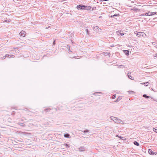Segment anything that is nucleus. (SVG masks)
<instances>
[{
    "instance_id": "obj_1",
    "label": "nucleus",
    "mask_w": 157,
    "mask_h": 157,
    "mask_svg": "<svg viewBox=\"0 0 157 157\" xmlns=\"http://www.w3.org/2000/svg\"><path fill=\"white\" fill-rule=\"evenodd\" d=\"M77 7L78 10H91L92 8L90 6H86L85 5L82 4L78 5Z\"/></svg>"
},
{
    "instance_id": "obj_2",
    "label": "nucleus",
    "mask_w": 157,
    "mask_h": 157,
    "mask_svg": "<svg viewBox=\"0 0 157 157\" xmlns=\"http://www.w3.org/2000/svg\"><path fill=\"white\" fill-rule=\"evenodd\" d=\"M111 119L115 123L118 124H123V121L121 120L118 119L117 118L114 117L113 116H111L110 117Z\"/></svg>"
},
{
    "instance_id": "obj_3",
    "label": "nucleus",
    "mask_w": 157,
    "mask_h": 157,
    "mask_svg": "<svg viewBox=\"0 0 157 157\" xmlns=\"http://www.w3.org/2000/svg\"><path fill=\"white\" fill-rule=\"evenodd\" d=\"M93 30L96 33H98L101 32V29L99 28L98 26L93 27Z\"/></svg>"
},
{
    "instance_id": "obj_4",
    "label": "nucleus",
    "mask_w": 157,
    "mask_h": 157,
    "mask_svg": "<svg viewBox=\"0 0 157 157\" xmlns=\"http://www.w3.org/2000/svg\"><path fill=\"white\" fill-rule=\"evenodd\" d=\"M156 13L155 12H148L147 13L145 14H141V15H140V16L142 15H147V16H151L153 15L156 14Z\"/></svg>"
},
{
    "instance_id": "obj_5",
    "label": "nucleus",
    "mask_w": 157,
    "mask_h": 157,
    "mask_svg": "<svg viewBox=\"0 0 157 157\" xmlns=\"http://www.w3.org/2000/svg\"><path fill=\"white\" fill-rule=\"evenodd\" d=\"M142 36L144 37L146 36V34L144 32H138V37Z\"/></svg>"
},
{
    "instance_id": "obj_6",
    "label": "nucleus",
    "mask_w": 157,
    "mask_h": 157,
    "mask_svg": "<svg viewBox=\"0 0 157 157\" xmlns=\"http://www.w3.org/2000/svg\"><path fill=\"white\" fill-rule=\"evenodd\" d=\"M20 34L21 35L23 36H25V35L26 33L25 31H21L20 32Z\"/></svg>"
},
{
    "instance_id": "obj_7",
    "label": "nucleus",
    "mask_w": 157,
    "mask_h": 157,
    "mask_svg": "<svg viewBox=\"0 0 157 157\" xmlns=\"http://www.w3.org/2000/svg\"><path fill=\"white\" fill-rule=\"evenodd\" d=\"M125 53V55L128 56L129 55V51L128 50H124L123 51Z\"/></svg>"
},
{
    "instance_id": "obj_8",
    "label": "nucleus",
    "mask_w": 157,
    "mask_h": 157,
    "mask_svg": "<svg viewBox=\"0 0 157 157\" xmlns=\"http://www.w3.org/2000/svg\"><path fill=\"white\" fill-rule=\"evenodd\" d=\"M64 136L65 137L67 138H70V136L68 133H66L64 135Z\"/></svg>"
},
{
    "instance_id": "obj_9",
    "label": "nucleus",
    "mask_w": 157,
    "mask_h": 157,
    "mask_svg": "<svg viewBox=\"0 0 157 157\" xmlns=\"http://www.w3.org/2000/svg\"><path fill=\"white\" fill-rule=\"evenodd\" d=\"M79 150L80 151H82L85 150V148L83 147H80L79 148Z\"/></svg>"
},
{
    "instance_id": "obj_10",
    "label": "nucleus",
    "mask_w": 157,
    "mask_h": 157,
    "mask_svg": "<svg viewBox=\"0 0 157 157\" xmlns=\"http://www.w3.org/2000/svg\"><path fill=\"white\" fill-rule=\"evenodd\" d=\"M154 152H153L151 149H149L148 150L149 153L151 155H153Z\"/></svg>"
},
{
    "instance_id": "obj_11",
    "label": "nucleus",
    "mask_w": 157,
    "mask_h": 157,
    "mask_svg": "<svg viewBox=\"0 0 157 157\" xmlns=\"http://www.w3.org/2000/svg\"><path fill=\"white\" fill-rule=\"evenodd\" d=\"M101 92H95L93 94L94 95H95V96H99V95H97L98 94H101Z\"/></svg>"
},
{
    "instance_id": "obj_12",
    "label": "nucleus",
    "mask_w": 157,
    "mask_h": 157,
    "mask_svg": "<svg viewBox=\"0 0 157 157\" xmlns=\"http://www.w3.org/2000/svg\"><path fill=\"white\" fill-rule=\"evenodd\" d=\"M119 14H114V15H111L110 16V17H119Z\"/></svg>"
},
{
    "instance_id": "obj_13",
    "label": "nucleus",
    "mask_w": 157,
    "mask_h": 157,
    "mask_svg": "<svg viewBox=\"0 0 157 157\" xmlns=\"http://www.w3.org/2000/svg\"><path fill=\"white\" fill-rule=\"evenodd\" d=\"M127 75H128V78H130V79H131L132 80L133 79V78H132V76L130 75H129V73H128Z\"/></svg>"
},
{
    "instance_id": "obj_14",
    "label": "nucleus",
    "mask_w": 157,
    "mask_h": 157,
    "mask_svg": "<svg viewBox=\"0 0 157 157\" xmlns=\"http://www.w3.org/2000/svg\"><path fill=\"white\" fill-rule=\"evenodd\" d=\"M143 97H144V98H150V97L149 96H147V95L146 94H144L143 95Z\"/></svg>"
},
{
    "instance_id": "obj_15",
    "label": "nucleus",
    "mask_w": 157,
    "mask_h": 157,
    "mask_svg": "<svg viewBox=\"0 0 157 157\" xmlns=\"http://www.w3.org/2000/svg\"><path fill=\"white\" fill-rule=\"evenodd\" d=\"M103 54L105 56L109 55V54H110L108 52H104L103 53Z\"/></svg>"
},
{
    "instance_id": "obj_16",
    "label": "nucleus",
    "mask_w": 157,
    "mask_h": 157,
    "mask_svg": "<svg viewBox=\"0 0 157 157\" xmlns=\"http://www.w3.org/2000/svg\"><path fill=\"white\" fill-rule=\"evenodd\" d=\"M50 110L51 109L50 108L46 109H44V111H45L46 112H47Z\"/></svg>"
},
{
    "instance_id": "obj_17",
    "label": "nucleus",
    "mask_w": 157,
    "mask_h": 157,
    "mask_svg": "<svg viewBox=\"0 0 157 157\" xmlns=\"http://www.w3.org/2000/svg\"><path fill=\"white\" fill-rule=\"evenodd\" d=\"M117 33H119L121 35V36H123V35H124V33H121V32H119V31H117Z\"/></svg>"
},
{
    "instance_id": "obj_18",
    "label": "nucleus",
    "mask_w": 157,
    "mask_h": 157,
    "mask_svg": "<svg viewBox=\"0 0 157 157\" xmlns=\"http://www.w3.org/2000/svg\"><path fill=\"white\" fill-rule=\"evenodd\" d=\"M20 125L22 126H25V125L23 123H21L20 124Z\"/></svg>"
},
{
    "instance_id": "obj_19",
    "label": "nucleus",
    "mask_w": 157,
    "mask_h": 157,
    "mask_svg": "<svg viewBox=\"0 0 157 157\" xmlns=\"http://www.w3.org/2000/svg\"><path fill=\"white\" fill-rule=\"evenodd\" d=\"M89 130H88L86 129V130H84L83 131H82V132L85 133L88 132H89Z\"/></svg>"
},
{
    "instance_id": "obj_20",
    "label": "nucleus",
    "mask_w": 157,
    "mask_h": 157,
    "mask_svg": "<svg viewBox=\"0 0 157 157\" xmlns=\"http://www.w3.org/2000/svg\"><path fill=\"white\" fill-rule=\"evenodd\" d=\"M86 34L88 35H89V30L88 29H86Z\"/></svg>"
},
{
    "instance_id": "obj_21",
    "label": "nucleus",
    "mask_w": 157,
    "mask_h": 157,
    "mask_svg": "<svg viewBox=\"0 0 157 157\" xmlns=\"http://www.w3.org/2000/svg\"><path fill=\"white\" fill-rule=\"evenodd\" d=\"M67 48H70V46L69 45H67ZM68 51H69V52H71V50L70 49H69Z\"/></svg>"
},
{
    "instance_id": "obj_22",
    "label": "nucleus",
    "mask_w": 157,
    "mask_h": 157,
    "mask_svg": "<svg viewBox=\"0 0 157 157\" xmlns=\"http://www.w3.org/2000/svg\"><path fill=\"white\" fill-rule=\"evenodd\" d=\"M153 130L154 131L156 132H157V128H153Z\"/></svg>"
},
{
    "instance_id": "obj_23",
    "label": "nucleus",
    "mask_w": 157,
    "mask_h": 157,
    "mask_svg": "<svg viewBox=\"0 0 157 157\" xmlns=\"http://www.w3.org/2000/svg\"><path fill=\"white\" fill-rule=\"evenodd\" d=\"M144 84L145 86H147L148 85V82H147L146 83H144Z\"/></svg>"
},
{
    "instance_id": "obj_24",
    "label": "nucleus",
    "mask_w": 157,
    "mask_h": 157,
    "mask_svg": "<svg viewBox=\"0 0 157 157\" xmlns=\"http://www.w3.org/2000/svg\"><path fill=\"white\" fill-rule=\"evenodd\" d=\"M67 148L69 147H70L69 144H66L64 145Z\"/></svg>"
},
{
    "instance_id": "obj_25",
    "label": "nucleus",
    "mask_w": 157,
    "mask_h": 157,
    "mask_svg": "<svg viewBox=\"0 0 157 157\" xmlns=\"http://www.w3.org/2000/svg\"><path fill=\"white\" fill-rule=\"evenodd\" d=\"M134 144L136 146H137V142L135 141L134 142Z\"/></svg>"
},
{
    "instance_id": "obj_26",
    "label": "nucleus",
    "mask_w": 157,
    "mask_h": 157,
    "mask_svg": "<svg viewBox=\"0 0 157 157\" xmlns=\"http://www.w3.org/2000/svg\"><path fill=\"white\" fill-rule=\"evenodd\" d=\"M116 95L115 94H114V95H113L112 98L113 99H114L116 98Z\"/></svg>"
},
{
    "instance_id": "obj_27",
    "label": "nucleus",
    "mask_w": 157,
    "mask_h": 157,
    "mask_svg": "<svg viewBox=\"0 0 157 157\" xmlns=\"http://www.w3.org/2000/svg\"><path fill=\"white\" fill-rule=\"evenodd\" d=\"M10 55H9V54H6V57H9V58H10Z\"/></svg>"
},
{
    "instance_id": "obj_28",
    "label": "nucleus",
    "mask_w": 157,
    "mask_h": 157,
    "mask_svg": "<svg viewBox=\"0 0 157 157\" xmlns=\"http://www.w3.org/2000/svg\"><path fill=\"white\" fill-rule=\"evenodd\" d=\"M4 21L5 22H9L10 21H9V20L8 19H7V20H5Z\"/></svg>"
},
{
    "instance_id": "obj_29",
    "label": "nucleus",
    "mask_w": 157,
    "mask_h": 157,
    "mask_svg": "<svg viewBox=\"0 0 157 157\" xmlns=\"http://www.w3.org/2000/svg\"><path fill=\"white\" fill-rule=\"evenodd\" d=\"M128 92L129 94H131L132 93H134V92L132 91H129Z\"/></svg>"
},
{
    "instance_id": "obj_30",
    "label": "nucleus",
    "mask_w": 157,
    "mask_h": 157,
    "mask_svg": "<svg viewBox=\"0 0 157 157\" xmlns=\"http://www.w3.org/2000/svg\"><path fill=\"white\" fill-rule=\"evenodd\" d=\"M151 98V99H153L154 101L157 102V99H154L152 98Z\"/></svg>"
},
{
    "instance_id": "obj_31",
    "label": "nucleus",
    "mask_w": 157,
    "mask_h": 157,
    "mask_svg": "<svg viewBox=\"0 0 157 157\" xmlns=\"http://www.w3.org/2000/svg\"><path fill=\"white\" fill-rule=\"evenodd\" d=\"M95 9H96V7H94L92 8V9H91V10H95Z\"/></svg>"
},
{
    "instance_id": "obj_32",
    "label": "nucleus",
    "mask_w": 157,
    "mask_h": 157,
    "mask_svg": "<svg viewBox=\"0 0 157 157\" xmlns=\"http://www.w3.org/2000/svg\"><path fill=\"white\" fill-rule=\"evenodd\" d=\"M153 56H154V57H157V53L155 54L154 55H153Z\"/></svg>"
},
{
    "instance_id": "obj_33",
    "label": "nucleus",
    "mask_w": 157,
    "mask_h": 157,
    "mask_svg": "<svg viewBox=\"0 0 157 157\" xmlns=\"http://www.w3.org/2000/svg\"><path fill=\"white\" fill-rule=\"evenodd\" d=\"M6 57V55L4 56H3L2 57V59H5V58Z\"/></svg>"
},
{
    "instance_id": "obj_34",
    "label": "nucleus",
    "mask_w": 157,
    "mask_h": 157,
    "mask_svg": "<svg viewBox=\"0 0 157 157\" xmlns=\"http://www.w3.org/2000/svg\"><path fill=\"white\" fill-rule=\"evenodd\" d=\"M156 43H152V44L153 45H155V46H156Z\"/></svg>"
},
{
    "instance_id": "obj_35",
    "label": "nucleus",
    "mask_w": 157,
    "mask_h": 157,
    "mask_svg": "<svg viewBox=\"0 0 157 157\" xmlns=\"http://www.w3.org/2000/svg\"><path fill=\"white\" fill-rule=\"evenodd\" d=\"M157 154V152H154V153H153V155H156Z\"/></svg>"
},
{
    "instance_id": "obj_36",
    "label": "nucleus",
    "mask_w": 157,
    "mask_h": 157,
    "mask_svg": "<svg viewBox=\"0 0 157 157\" xmlns=\"http://www.w3.org/2000/svg\"><path fill=\"white\" fill-rule=\"evenodd\" d=\"M137 9H134V11H137Z\"/></svg>"
},
{
    "instance_id": "obj_37",
    "label": "nucleus",
    "mask_w": 157,
    "mask_h": 157,
    "mask_svg": "<svg viewBox=\"0 0 157 157\" xmlns=\"http://www.w3.org/2000/svg\"><path fill=\"white\" fill-rule=\"evenodd\" d=\"M14 56L13 55H12L11 56H10V57H14Z\"/></svg>"
},
{
    "instance_id": "obj_38",
    "label": "nucleus",
    "mask_w": 157,
    "mask_h": 157,
    "mask_svg": "<svg viewBox=\"0 0 157 157\" xmlns=\"http://www.w3.org/2000/svg\"><path fill=\"white\" fill-rule=\"evenodd\" d=\"M55 44V40L53 42V45H54Z\"/></svg>"
},
{
    "instance_id": "obj_39",
    "label": "nucleus",
    "mask_w": 157,
    "mask_h": 157,
    "mask_svg": "<svg viewBox=\"0 0 157 157\" xmlns=\"http://www.w3.org/2000/svg\"><path fill=\"white\" fill-rule=\"evenodd\" d=\"M137 32V31H136L135 32V33L136 34V35L137 36V33H136Z\"/></svg>"
},
{
    "instance_id": "obj_40",
    "label": "nucleus",
    "mask_w": 157,
    "mask_h": 157,
    "mask_svg": "<svg viewBox=\"0 0 157 157\" xmlns=\"http://www.w3.org/2000/svg\"><path fill=\"white\" fill-rule=\"evenodd\" d=\"M118 99H119V98H118L116 100V101H118Z\"/></svg>"
},
{
    "instance_id": "obj_41",
    "label": "nucleus",
    "mask_w": 157,
    "mask_h": 157,
    "mask_svg": "<svg viewBox=\"0 0 157 157\" xmlns=\"http://www.w3.org/2000/svg\"><path fill=\"white\" fill-rule=\"evenodd\" d=\"M118 99H119V98H118L116 100V101H118Z\"/></svg>"
},
{
    "instance_id": "obj_42",
    "label": "nucleus",
    "mask_w": 157,
    "mask_h": 157,
    "mask_svg": "<svg viewBox=\"0 0 157 157\" xmlns=\"http://www.w3.org/2000/svg\"><path fill=\"white\" fill-rule=\"evenodd\" d=\"M117 136V137H119V136H118V135H117V136Z\"/></svg>"
},
{
    "instance_id": "obj_43",
    "label": "nucleus",
    "mask_w": 157,
    "mask_h": 157,
    "mask_svg": "<svg viewBox=\"0 0 157 157\" xmlns=\"http://www.w3.org/2000/svg\"><path fill=\"white\" fill-rule=\"evenodd\" d=\"M56 109V110H57V109Z\"/></svg>"
},
{
    "instance_id": "obj_44",
    "label": "nucleus",
    "mask_w": 157,
    "mask_h": 157,
    "mask_svg": "<svg viewBox=\"0 0 157 157\" xmlns=\"http://www.w3.org/2000/svg\"><path fill=\"white\" fill-rule=\"evenodd\" d=\"M138 146H139V143H138Z\"/></svg>"
}]
</instances>
